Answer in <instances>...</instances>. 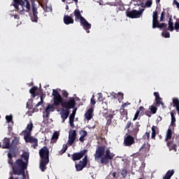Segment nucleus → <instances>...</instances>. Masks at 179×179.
<instances>
[{"label": "nucleus", "mask_w": 179, "mask_h": 179, "mask_svg": "<svg viewBox=\"0 0 179 179\" xmlns=\"http://www.w3.org/2000/svg\"><path fill=\"white\" fill-rule=\"evenodd\" d=\"M8 164L11 166L13 170L10 172V176H23L24 178L26 177V173H24L23 159H18L13 162V157H15L12 154L8 153Z\"/></svg>", "instance_id": "f257e3e1"}, {"label": "nucleus", "mask_w": 179, "mask_h": 179, "mask_svg": "<svg viewBox=\"0 0 179 179\" xmlns=\"http://www.w3.org/2000/svg\"><path fill=\"white\" fill-rule=\"evenodd\" d=\"M39 155L41 157L40 169L41 171L47 170V164L50 163V150L48 148L44 146L39 150Z\"/></svg>", "instance_id": "f03ea898"}, {"label": "nucleus", "mask_w": 179, "mask_h": 179, "mask_svg": "<svg viewBox=\"0 0 179 179\" xmlns=\"http://www.w3.org/2000/svg\"><path fill=\"white\" fill-rule=\"evenodd\" d=\"M139 127H141L139 122L134 124L131 121H127L124 129H127V134L131 135L132 136H137L138 132H139Z\"/></svg>", "instance_id": "7ed1b4c3"}, {"label": "nucleus", "mask_w": 179, "mask_h": 179, "mask_svg": "<svg viewBox=\"0 0 179 179\" xmlns=\"http://www.w3.org/2000/svg\"><path fill=\"white\" fill-rule=\"evenodd\" d=\"M173 138V130L169 128L166 133L165 142H166V146L169 148V152H171L174 147L177 146V144L174 143V139Z\"/></svg>", "instance_id": "20e7f679"}, {"label": "nucleus", "mask_w": 179, "mask_h": 179, "mask_svg": "<svg viewBox=\"0 0 179 179\" xmlns=\"http://www.w3.org/2000/svg\"><path fill=\"white\" fill-rule=\"evenodd\" d=\"M114 156H115V155L111 152L110 148L105 150V154L103 155V157H102L101 159V164H105L106 166H107V164L110 163V160H113L114 159Z\"/></svg>", "instance_id": "39448f33"}, {"label": "nucleus", "mask_w": 179, "mask_h": 179, "mask_svg": "<svg viewBox=\"0 0 179 179\" xmlns=\"http://www.w3.org/2000/svg\"><path fill=\"white\" fill-rule=\"evenodd\" d=\"M145 108L143 106H140L139 108L136 110L134 117L133 118V121H136L138 120L139 115L141 117L143 115H147V117H152V113L150 110H147L145 112Z\"/></svg>", "instance_id": "423d86ee"}, {"label": "nucleus", "mask_w": 179, "mask_h": 179, "mask_svg": "<svg viewBox=\"0 0 179 179\" xmlns=\"http://www.w3.org/2000/svg\"><path fill=\"white\" fill-rule=\"evenodd\" d=\"M144 8H141L140 10H132L126 11V15L127 17H130V19H139L142 15H143Z\"/></svg>", "instance_id": "0eeeda50"}, {"label": "nucleus", "mask_w": 179, "mask_h": 179, "mask_svg": "<svg viewBox=\"0 0 179 179\" xmlns=\"http://www.w3.org/2000/svg\"><path fill=\"white\" fill-rule=\"evenodd\" d=\"M61 106L64 110H67V111H69L71 108H75V106H76L75 98L71 97L68 101H63Z\"/></svg>", "instance_id": "6e6552de"}, {"label": "nucleus", "mask_w": 179, "mask_h": 179, "mask_svg": "<svg viewBox=\"0 0 179 179\" xmlns=\"http://www.w3.org/2000/svg\"><path fill=\"white\" fill-rule=\"evenodd\" d=\"M52 96H53V105L54 106H62V103H64V99H62V96L57 90H52Z\"/></svg>", "instance_id": "1a4fd4ad"}, {"label": "nucleus", "mask_w": 179, "mask_h": 179, "mask_svg": "<svg viewBox=\"0 0 179 179\" xmlns=\"http://www.w3.org/2000/svg\"><path fill=\"white\" fill-rule=\"evenodd\" d=\"M29 1L31 3L32 8V14H29V16L31 17V22L37 23V22H38V17L37 16V15H38V12L37 11V8L36 7V0Z\"/></svg>", "instance_id": "9d476101"}, {"label": "nucleus", "mask_w": 179, "mask_h": 179, "mask_svg": "<svg viewBox=\"0 0 179 179\" xmlns=\"http://www.w3.org/2000/svg\"><path fill=\"white\" fill-rule=\"evenodd\" d=\"M24 139L26 143H34V145H32L34 149H36V148L38 146V139H37L36 137L31 136V134H30V133L24 134Z\"/></svg>", "instance_id": "9b49d317"}, {"label": "nucleus", "mask_w": 179, "mask_h": 179, "mask_svg": "<svg viewBox=\"0 0 179 179\" xmlns=\"http://www.w3.org/2000/svg\"><path fill=\"white\" fill-rule=\"evenodd\" d=\"M106 153V145L98 146L94 155L95 160H99L104 157Z\"/></svg>", "instance_id": "f8f14e48"}, {"label": "nucleus", "mask_w": 179, "mask_h": 179, "mask_svg": "<svg viewBox=\"0 0 179 179\" xmlns=\"http://www.w3.org/2000/svg\"><path fill=\"white\" fill-rule=\"evenodd\" d=\"M87 150H83L79 152H74L71 155V159L73 162H77L78 160H80V159H83L84 156H87Z\"/></svg>", "instance_id": "ddd939ff"}, {"label": "nucleus", "mask_w": 179, "mask_h": 179, "mask_svg": "<svg viewBox=\"0 0 179 179\" xmlns=\"http://www.w3.org/2000/svg\"><path fill=\"white\" fill-rule=\"evenodd\" d=\"M135 143V136L126 134L124 136L123 145L124 146H132Z\"/></svg>", "instance_id": "4468645a"}, {"label": "nucleus", "mask_w": 179, "mask_h": 179, "mask_svg": "<svg viewBox=\"0 0 179 179\" xmlns=\"http://www.w3.org/2000/svg\"><path fill=\"white\" fill-rule=\"evenodd\" d=\"M13 2L14 8L20 11V13L22 15L24 10V1L23 0H13Z\"/></svg>", "instance_id": "2eb2a0df"}, {"label": "nucleus", "mask_w": 179, "mask_h": 179, "mask_svg": "<svg viewBox=\"0 0 179 179\" xmlns=\"http://www.w3.org/2000/svg\"><path fill=\"white\" fill-rule=\"evenodd\" d=\"M87 155H85V157L81 161H80L78 164H76V169L77 171H82L83 169L87 166Z\"/></svg>", "instance_id": "dca6fc26"}, {"label": "nucleus", "mask_w": 179, "mask_h": 179, "mask_svg": "<svg viewBox=\"0 0 179 179\" xmlns=\"http://www.w3.org/2000/svg\"><path fill=\"white\" fill-rule=\"evenodd\" d=\"M76 136H77L76 130H71L69 131V141H68V143L69 146H72V145H73V142L76 141Z\"/></svg>", "instance_id": "f3484780"}, {"label": "nucleus", "mask_w": 179, "mask_h": 179, "mask_svg": "<svg viewBox=\"0 0 179 179\" xmlns=\"http://www.w3.org/2000/svg\"><path fill=\"white\" fill-rule=\"evenodd\" d=\"M80 25L83 26L84 30H86L87 33H90V30L92 29V24L89 23L87 20H86L85 18H82Z\"/></svg>", "instance_id": "a211bd4d"}, {"label": "nucleus", "mask_w": 179, "mask_h": 179, "mask_svg": "<svg viewBox=\"0 0 179 179\" xmlns=\"http://www.w3.org/2000/svg\"><path fill=\"white\" fill-rule=\"evenodd\" d=\"M30 156V154L26 151H24L22 155H21V159H24L25 162H23L24 163V170L27 169V165L29 164V157Z\"/></svg>", "instance_id": "6ab92c4d"}, {"label": "nucleus", "mask_w": 179, "mask_h": 179, "mask_svg": "<svg viewBox=\"0 0 179 179\" xmlns=\"http://www.w3.org/2000/svg\"><path fill=\"white\" fill-rule=\"evenodd\" d=\"M55 110V107L54 106V105H52L51 103L48 104L45 110V113L46 115H43V117L48 118V117H50V113L54 112Z\"/></svg>", "instance_id": "aec40b11"}, {"label": "nucleus", "mask_w": 179, "mask_h": 179, "mask_svg": "<svg viewBox=\"0 0 179 179\" xmlns=\"http://www.w3.org/2000/svg\"><path fill=\"white\" fill-rule=\"evenodd\" d=\"M93 113H94V109L90 108L84 115L85 120L90 121L93 118Z\"/></svg>", "instance_id": "412c9836"}, {"label": "nucleus", "mask_w": 179, "mask_h": 179, "mask_svg": "<svg viewBox=\"0 0 179 179\" xmlns=\"http://www.w3.org/2000/svg\"><path fill=\"white\" fill-rule=\"evenodd\" d=\"M2 149H10V139L5 138L3 141Z\"/></svg>", "instance_id": "4be33fe9"}, {"label": "nucleus", "mask_w": 179, "mask_h": 179, "mask_svg": "<svg viewBox=\"0 0 179 179\" xmlns=\"http://www.w3.org/2000/svg\"><path fill=\"white\" fill-rule=\"evenodd\" d=\"M8 149H9L8 153H10L12 156H13L14 157H16V156H17V153H19V148L10 146V148Z\"/></svg>", "instance_id": "5701e85b"}, {"label": "nucleus", "mask_w": 179, "mask_h": 179, "mask_svg": "<svg viewBox=\"0 0 179 179\" xmlns=\"http://www.w3.org/2000/svg\"><path fill=\"white\" fill-rule=\"evenodd\" d=\"M60 114H61V118L62 120V122H65V120H66L68 117H69V110L63 109Z\"/></svg>", "instance_id": "b1692460"}, {"label": "nucleus", "mask_w": 179, "mask_h": 179, "mask_svg": "<svg viewBox=\"0 0 179 179\" xmlns=\"http://www.w3.org/2000/svg\"><path fill=\"white\" fill-rule=\"evenodd\" d=\"M31 131H33V123L31 122L30 124H28L25 130L22 131L24 135H27V134H31Z\"/></svg>", "instance_id": "393cba45"}, {"label": "nucleus", "mask_w": 179, "mask_h": 179, "mask_svg": "<svg viewBox=\"0 0 179 179\" xmlns=\"http://www.w3.org/2000/svg\"><path fill=\"white\" fill-rule=\"evenodd\" d=\"M64 22L65 24H73V18L69 15L64 16Z\"/></svg>", "instance_id": "a878e982"}, {"label": "nucleus", "mask_w": 179, "mask_h": 179, "mask_svg": "<svg viewBox=\"0 0 179 179\" xmlns=\"http://www.w3.org/2000/svg\"><path fill=\"white\" fill-rule=\"evenodd\" d=\"M101 113H102L103 117H104L105 118H107V117L110 115V113H108V106H107V103H105L102 107Z\"/></svg>", "instance_id": "bb28decb"}, {"label": "nucleus", "mask_w": 179, "mask_h": 179, "mask_svg": "<svg viewBox=\"0 0 179 179\" xmlns=\"http://www.w3.org/2000/svg\"><path fill=\"white\" fill-rule=\"evenodd\" d=\"M74 16H76V20H80V22L82 21V19H85L78 8L74 10Z\"/></svg>", "instance_id": "cd10ccee"}, {"label": "nucleus", "mask_w": 179, "mask_h": 179, "mask_svg": "<svg viewBox=\"0 0 179 179\" xmlns=\"http://www.w3.org/2000/svg\"><path fill=\"white\" fill-rule=\"evenodd\" d=\"M176 110H172L171 112V127H173V128H175L176 127Z\"/></svg>", "instance_id": "c85d7f7f"}, {"label": "nucleus", "mask_w": 179, "mask_h": 179, "mask_svg": "<svg viewBox=\"0 0 179 179\" xmlns=\"http://www.w3.org/2000/svg\"><path fill=\"white\" fill-rule=\"evenodd\" d=\"M168 28H166V30H169V31H174V22H173V18L171 17L169 18V22H168Z\"/></svg>", "instance_id": "c756f323"}, {"label": "nucleus", "mask_w": 179, "mask_h": 179, "mask_svg": "<svg viewBox=\"0 0 179 179\" xmlns=\"http://www.w3.org/2000/svg\"><path fill=\"white\" fill-rule=\"evenodd\" d=\"M173 176H174V169L168 171L163 177V179H171Z\"/></svg>", "instance_id": "7c9ffc66"}, {"label": "nucleus", "mask_w": 179, "mask_h": 179, "mask_svg": "<svg viewBox=\"0 0 179 179\" xmlns=\"http://www.w3.org/2000/svg\"><path fill=\"white\" fill-rule=\"evenodd\" d=\"M37 90H38V87L34 86L32 87L30 90H29V93L30 94H31V96L33 97V99H34V97H36V96H37Z\"/></svg>", "instance_id": "2f4dec72"}, {"label": "nucleus", "mask_w": 179, "mask_h": 179, "mask_svg": "<svg viewBox=\"0 0 179 179\" xmlns=\"http://www.w3.org/2000/svg\"><path fill=\"white\" fill-rule=\"evenodd\" d=\"M18 143H19V138L14 137L10 143V146L14 148H17Z\"/></svg>", "instance_id": "473e14b6"}, {"label": "nucleus", "mask_w": 179, "mask_h": 179, "mask_svg": "<svg viewBox=\"0 0 179 179\" xmlns=\"http://www.w3.org/2000/svg\"><path fill=\"white\" fill-rule=\"evenodd\" d=\"M120 174L122 176V178H125L128 174V169L124 167L119 172Z\"/></svg>", "instance_id": "72a5a7b5"}, {"label": "nucleus", "mask_w": 179, "mask_h": 179, "mask_svg": "<svg viewBox=\"0 0 179 179\" xmlns=\"http://www.w3.org/2000/svg\"><path fill=\"white\" fill-rule=\"evenodd\" d=\"M151 129H152L151 138L154 141H156V135H157V134H159V132L156 131V127H155V126H152Z\"/></svg>", "instance_id": "f704fd0d"}, {"label": "nucleus", "mask_w": 179, "mask_h": 179, "mask_svg": "<svg viewBox=\"0 0 179 179\" xmlns=\"http://www.w3.org/2000/svg\"><path fill=\"white\" fill-rule=\"evenodd\" d=\"M120 114L122 116L125 117L126 120H128V110L124 108H120Z\"/></svg>", "instance_id": "c9c22d12"}, {"label": "nucleus", "mask_w": 179, "mask_h": 179, "mask_svg": "<svg viewBox=\"0 0 179 179\" xmlns=\"http://www.w3.org/2000/svg\"><path fill=\"white\" fill-rule=\"evenodd\" d=\"M66 150H68V145L64 144L62 149L60 151H59V155L60 156H62V155H64V153H65Z\"/></svg>", "instance_id": "e433bc0d"}, {"label": "nucleus", "mask_w": 179, "mask_h": 179, "mask_svg": "<svg viewBox=\"0 0 179 179\" xmlns=\"http://www.w3.org/2000/svg\"><path fill=\"white\" fill-rule=\"evenodd\" d=\"M149 110L151 112V114H156L157 113V108L155 105L149 106Z\"/></svg>", "instance_id": "4c0bfd02"}, {"label": "nucleus", "mask_w": 179, "mask_h": 179, "mask_svg": "<svg viewBox=\"0 0 179 179\" xmlns=\"http://www.w3.org/2000/svg\"><path fill=\"white\" fill-rule=\"evenodd\" d=\"M95 105H96V100H94V95H93L90 100V108H92V110H94Z\"/></svg>", "instance_id": "58836bf2"}, {"label": "nucleus", "mask_w": 179, "mask_h": 179, "mask_svg": "<svg viewBox=\"0 0 179 179\" xmlns=\"http://www.w3.org/2000/svg\"><path fill=\"white\" fill-rule=\"evenodd\" d=\"M172 101H173V107H176V108L179 107V99H178V98H173Z\"/></svg>", "instance_id": "ea45409f"}, {"label": "nucleus", "mask_w": 179, "mask_h": 179, "mask_svg": "<svg viewBox=\"0 0 179 179\" xmlns=\"http://www.w3.org/2000/svg\"><path fill=\"white\" fill-rule=\"evenodd\" d=\"M106 120H107V122H106V124H108V125H110V124H111V120H113V118H114V115H108V117H106Z\"/></svg>", "instance_id": "a19ab883"}, {"label": "nucleus", "mask_w": 179, "mask_h": 179, "mask_svg": "<svg viewBox=\"0 0 179 179\" xmlns=\"http://www.w3.org/2000/svg\"><path fill=\"white\" fill-rule=\"evenodd\" d=\"M159 23V20H152V29H157Z\"/></svg>", "instance_id": "79ce46f5"}, {"label": "nucleus", "mask_w": 179, "mask_h": 179, "mask_svg": "<svg viewBox=\"0 0 179 179\" xmlns=\"http://www.w3.org/2000/svg\"><path fill=\"white\" fill-rule=\"evenodd\" d=\"M157 29H164L165 30H167V24L164 22L159 23Z\"/></svg>", "instance_id": "37998d69"}, {"label": "nucleus", "mask_w": 179, "mask_h": 179, "mask_svg": "<svg viewBox=\"0 0 179 179\" xmlns=\"http://www.w3.org/2000/svg\"><path fill=\"white\" fill-rule=\"evenodd\" d=\"M157 10L153 11L152 20H159V15Z\"/></svg>", "instance_id": "c03bdc74"}, {"label": "nucleus", "mask_w": 179, "mask_h": 179, "mask_svg": "<svg viewBox=\"0 0 179 179\" xmlns=\"http://www.w3.org/2000/svg\"><path fill=\"white\" fill-rule=\"evenodd\" d=\"M74 122H75V118L69 117V124L71 128H75V124L73 123Z\"/></svg>", "instance_id": "a18cd8bd"}, {"label": "nucleus", "mask_w": 179, "mask_h": 179, "mask_svg": "<svg viewBox=\"0 0 179 179\" xmlns=\"http://www.w3.org/2000/svg\"><path fill=\"white\" fill-rule=\"evenodd\" d=\"M62 96L64 99H68V96H69V93L66 90H62Z\"/></svg>", "instance_id": "49530a36"}, {"label": "nucleus", "mask_w": 179, "mask_h": 179, "mask_svg": "<svg viewBox=\"0 0 179 179\" xmlns=\"http://www.w3.org/2000/svg\"><path fill=\"white\" fill-rule=\"evenodd\" d=\"M26 2V6H25V8H26V12L29 13L30 12V9H31V7H30V2H29V0H27Z\"/></svg>", "instance_id": "de8ad7c7"}, {"label": "nucleus", "mask_w": 179, "mask_h": 179, "mask_svg": "<svg viewBox=\"0 0 179 179\" xmlns=\"http://www.w3.org/2000/svg\"><path fill=\"white\" fill-rule=\"evenodd\" d=\"M162 35L163 37H165V38H170V32L167 31L162 32Z\"/></svg>", "instance_id": "09e8293b"}, {"label": "nucleus", "mask_w": 179, "mask_h": 179, "mask_svg": "<svg viewBox=\"0 0 179 179\" xmlns=\"http://www.w3.org/2000/svg\"><path fill=\"white\" fill-rule=\"evenodd\" d=\"M79 134L80 135H81V136L86 138V136L87 135V131L86 130H80L79 131Z\"/></svg>", "instance_id": "8fccbe9b"}, {"label": "nucleus", "mask_w": 179, "mask_h": 179, "mask_svg": "<svg viewBox=\"0 0 179 179\" xmlns=\"http://www.w3.org/2000/svg\"><path fill=\"white\" fill-rule=\"evenodd\" d=\"M152 3H153V2L152 1V0H148L145 2V5L147 8H150L152 6Z\"/></svg>", "instance_id": "3c124183"}, {"label": "nucleus", "mask_w": 179, "mask_h": 179, "mask_svg": "<svg viewBox=\"0 0 179 179\" xmlns=\"http://www.w3.org/2000/svg\"><path fill=\"white\" fill-rule=\"evenodd\" d=\"M165 16H166V13L164 11H162L161 13L160 22H164Z\"/></svg>", "instance_id": "603ef678"}, {"label": "nucleus", "mask_w": 179, "mask_h": 179, "mask_svg": "<svg viewBox=\"0 0 179 179\" xmlns=\"http://www.w3.org/2000/svg\"><path fill=\"white\" fill-rule=\"evenodd\" d=\"M144 139H150V132H145V135L143 136Z\"/></svg>", "instance_id": "864d4df0"}, {"label": "nucleus", "mask_w": 179, "mask_h": 179, "mask_svg": "<svg viewBox=\"0 0 179 179\" xmlns=\"http://www.w3.org/2000/svg\"><path fill=\"white\" fill-rule=\"evenodd\" d=\"M59 134L58 132H55L52 136V139H58Z\"/></svg>", "instance_id": "5fc2aeb1"}, {"label": "nucleus", "mask_w": 179, "mask_h": 179, "mask_svg": "<svg viewBox=\"0 0 179 179\" xmlns=\"http://www.w3.org/2000/svg\"><path fill=\"white\" fill-rule=\"evenodd\" d=\"M6 120L8 123L10 122L13 120L12 115H6Z\"/></svg>", "instance_id": "6e6d98bb"}, {"label": "nucleus", "mask_w": 179, "mask_h": 179, "mask_svg": "<svg viewBox=\"0 0 179 179\" xmlns=\"http://www.w3.org/2000/svg\"><path fill=\"white\" fill-rule=\"evenodd\" d=\"M43 8L45 12H51V10H52L51 7H48L47 6L45 7H43Z\"/></svg>", "instance_id": "4d7b16f0"}, {"label": "nucleus", "mask_w": 179, "mask_h": 179, "mask_svg": "<svg viewBox=\"0 0 179 179\" xmlns=\"http://www.w3.org/2000/svg\"><path fill=\"white\" fill-rule=\"evenodd\" d=\"M29 111L33 114V113H37V111H38V108L36 107L34 108H29Z\"/></svg>", "instance_id": "13d9d810"}, {"label": "nucleus", "mask_w": 179, "mask_h": 179, "mask_svg": "<svg viewBox=\"0 0 179 179\" xmlns=\"http://www.w3.org/2000/svg\"><path fill=\"white\" fill-rule=\"evenodd\" d=\"M154 96H155V100H159V99H162L159 92H154Z\"/></svg>", "instance_id": "bf43d9fd"}, {"label": "nucleus", "mask_w": 179, "mask_h": 179, "mask_svg": "<svg viewBox=\"0 0 179 179\" xmlns=\"http://www.w3.org/2000/svg\"><path fill=\"white\" fill-rule=\"evenodd\" d=\"M155 100H156L157 106H160V104H162L163 103V101H162V98H160L159 99H155Z\"/></svg>", "instance_id": "052dcab7"}, {"label": "nucleus", "mask_w": 179, "mask_h": 179, "mask_svg": "<svg viewBox=\"0 0 179 179\" xmlns=\"http://www.w3.org/2000/svg\"><path fill=\"white\" fill-rule=\"evenodd\" d=\"M127 106H131V103H129V102L127 101V102L123 103V104L122 105V108H125V107H127Z\"/></svg>", "instance_id": "680f3d73"}, {"label": "nucleus", "mask_w": 179, "mask_h": 179, "mask_svg": "<svg viewBox=\"0 0 179 179\" xmlns=\"http://www.w3.org/2000/svg\"><path fill=\"white\" fill-rule=\"evenodd\" d=\"M43 103H44V100H42L39 102L37 103V104H36L35 107H39V106H41V104H43Z\"/></svg>", "instance_id": "e2e57ef3"}, {"label": "nucleus", "mask_w": 179, "mask_h": 179, "mask_svg": "<svg viewBox=\"0 0 179 179\" xmlns=\"http://www.w3.org/2000/svg\"><path fill=\"white\" fill-rule=\"evenodd\" d=\"M76 115V110L73 111V113L70 115V117L75 118V115Z\"/></svg>", "instance_id": "0e129e2a"}, {"label": "nucleus", "mask_w": 179, "mask_h": 179, "mask_svg": "<svg viewBox=\"0 0 179 179\" xmlns=\"http://www.w3.org/2000/svg\"><path fill=\"white\" fill-rule=\"evenodd\" d=\"M145 167H146V163H145V162L143 161L141 164V169L143 170Z\"/></svg>", "instance_id": "69168bd1"}, {"label": "nucleus", "mask_w": 179, "mask_h": 179, "mask_svg": "<svg viewBox=\"0 0 179 179\" xmlns=\"http://www.w3.org/2000/svg\"><path fill=\"white\" fill-rule=\"evenodd\" d=\"M79 141L80 142H85V137H83V136H81L80 138H79Z\"/></svg>", "instance_id": "338daca9"}, {"label": "nucleus", "mask_w": 179, "mask_h": 179, "mask_svg": "<svg viewBox=\"0 0 179 179\" xmlns=\"http://www.w3.org/2000/svg\"><path fill=\"white\" fill-rule=\"evenodd\" d=\"M175 138L177 141L178 143H179V134L175 135Z\"/></svg>", "instance_id": "774afa93"}]
</instances>
